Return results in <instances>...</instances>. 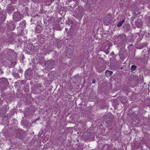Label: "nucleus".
Here are the masks:
<instances>
[{
	"instance_id": "nucleus-1",
	"label": "nucleus",
	"mask_w": 150,
	"mask_h": 150,
	"mask_svg": "<svg viewBox=\"0 0 150 150\" xmlns=\"http://www.w3.org/2000/svg\"><path fill=\"white\" fill-rule=\"evenodd\" d=\"M83 8L79 6L76 9L74 12V15L77 18H81L83 15Z\"/></svg>"
},
{
	"instance_id": "nucleus-2",
	"label": "nucleus",
	"mask_w": 150,
	"mask_h": 150,
	"mask_svg": "<svg viewBox=\"0 0 150 150\" xmlns=\"http://www.w3.org/2000/svg\"><path fill=\"white\" fill-rule=\"evenodd\" d=\"M25 76L28 79L31 80L33 78V72L30 69H28L25 72Z\"/></svg>"
},
{
	"instance_id": "nucleus-3",
	"label": "nucleus",
	"mask_w": 150,
	"mask_h": 150,
	"mask_svg": "<svg viewBox=\"0 0 150 150\" xmlns=\"http://www.w3.org/2000/svg\"><path fill=\"white\" fill-rule=\"evenodd\" d=\"M13 18L14 21H18L22 18V15L18 12H15L13 15Z\"/></svg>"
},
{
	"instance_id": "nucleus-4",
	"label": "nucleus",
	"mask_w": 150,
	"mask_h": 150,
	"mask_svg": "<svg viewBox=\"0 0 150 150\" xmlns=\"http://www.w3.org/2000/svg\"><path fill=\"white\" fill-rule=\"evenodd\" d=\"M118 38L122 44H125L126 42V36L125 34H120L118 36Z\"/></svg>"
},
{
	"instance_id": "nucleus-5",
	"label": "nucleus",
	"mask_w": 150,
	"mask_h": 150,
	"mask_svg": "<svg viewBox=\"0 0 150 150\" xmlns=\"http://www.w3.org/2000/svg\"><path fill=\"white\" fill-rule=\"evenodd\" d=\"M54 61L53 60H47L45 63V66L49 69H52L53 67Z\"/></svg>"
},
{
	"instance_id": "nucleus-6",
	"label": "nucleus",
	"mask_w": 150,
	"mask_h": 150,
	"mask_svg": "<svg viewBox=\"0 0 150 150\" xmlns=\"http://www.w3.org/2000/svg\"><path fill=\"white\" fill-rule=\"evenodd\" d=\"M17 137L19 139H22L24 137V132L22 130L19 129L16 131Z\"/></svg>"
},
{
	"instance_id": "nucleus-7",
	"label": "nucleus",
	"mask_w": 150,
	"mask_h": 150,
	"mask_svg": "<svg viewBox=\"0 0 150 150\" xmlns=\"http://www.w3.org/2000/svg\"><path fill=\"white\" fill-rule=\"evenodd\" d=\"M34 50V47L32 45H28L26 50L28 52L30 53L33 52Z\"/></svg>"
},
{
	"instance_id": "nucleus-8",
	"label": "nucleus",
	"mask_w": 150,
	"mask_h": 150,
	"mask_svg": "<svg viewBox=\"0 0 150 150\" xmlns=\"http://www.w3.org/2000/svg\"><path fill=\"white\" fill-rule=\"evenodd\" d=\"M0 82L3 85H7L8 84V82L7 79L3 78L0 79Z\"/></svg>"
},
{
	"instance_id": "nucleus-9",
	"label": "nucleus",
	"mask_w": 150,
	"mask_h": 150,
	"mask_svg": "<svg viewBox=\"0 0 150 150\" xmlns=\"http://www.w3.org/2000/svg\"><path fill=\"white\" fill-rule=\"evenodd\" d=\"M42 30V28L41 26L38 25L36 26L35 31L37 33H40Z\"/></svg>"
},
{
	"instance_id": "nucleus-10",
	"label": "nucleus",
	"mask_w": 150,
	"mask_h": 150,
	"mask_svg": "<svg viewBox=\"0 0 150 150\" xmlns=\"http://www.w3.org/2000/svg\"><path fill=\"white\" fill-rule=\"evenodd\" d=\"M113 73L112 71H110L108 70H106L105 72V74L106 76L109 77Z\"/></svg>"
},
{
	"instance_id": "nucleus-11",
	"label": "nucleus",
	"mask_w": 150,
	"mask_h": 150,
	"mask_svg": "<svg viewBox=\"0 0 150 150\" xmlns=\"http://www.w3.org/2000/svg\"><path fill=\"white\" fill-rule=\"evenodd\" d=\"M113 117L112 116L111 114H109L105 115L104 117V118L106 120L110 119V118H112Z\"/></svg>"
},
{
	"instance_id": "nucleus-12",
	"label": "nucleus",
	"mask_w": 150,
	"mask_h": 150,
	"mask_svg": "<svg viewBox=\"0 0 150 150\" xmlns=\"http://www.w3.org/2000/svg\"><path fill=\"white\" fill-rule=\"evenodd\" d=\"M110 146L109 144H105L103 146V150H110Z\"/></svg>"
},
{
	"instance_id": "nucleus-13",
	"label": "nucleus",
	"mask_w": 150,
	"mask_h": 150,
	"mask_svg": "<svg viewBox=\"0 0 150 150\" xmlns=\"http://www.w3.org/2000/svg\"><path fill=\"white\" fill-rule=\"evenodd\" d=\"M113 121V117L112 118H110V119L106 120H105L106 123L110 125L111 124Z\"/></svg>"
},
{
	"instance_id": "nucleus-14",
	"label": "nucleus",
	"mask_w": 150,
	"mask_h": 150,
	"mask_svg": "<svg viewBox=\"0 0 150 150\" xmlns=\"http://www.w3.org/2000/svg\"><path fill=\"white\" fill-rule=\"evenodd\" d=\"M17 95L18 98H21L23 96V93L22 91H18L17 93Z\"/></svg>"
},
{
	"instance_id": "nucleus-15",
	"label": "nucleus",
	"mask_w": 150,
	"mask_h": 150,
	"mask_svg": "<svg viewBox=\"0 0 150 150\" xmlns=\"http://www.w3.org/2000/svg\"><path fill=\"white\" fill-rule=\"evenodd\" d=\"M26 22L25 21H23L19 24V26L22 27V28H25V27Z\"/></svg>"
},
{
	"instance_id": "nucleus-16",
	"label": "nucleus",
	"mask_w": 150,
	"mask_h": 150,
	"mask_svg": "<svg viewBox=\"0 0 150 150\" xmlns=\"http://www.w3.org/2000/svg\"><path fill=\"white\" fill-rule=\"evenodd\" d=\"M125 22V20L124 19H122V21H120L118 24L117 26L118 27L121 26L123 23Z\"/></svg>"
},
{
	"instance_id": "nucleus-17",
	"label": "nucleus",
	"mask_w": 150,
	"mask_h": 150,
	"mask_svg": "<svg viewBox=\"0 0 150 150\" xmlns=\"http://www.w3.org/2000/svg\"><path fill=\"white\" fill-rule=\"evenodd\" d=\"M13 75L16 79H18L20 77L18 74L15 72H13Z\"/></svg>"
},
{
	"instance_id": "nucleus-18",
	"label": "nucleus",
	"mask_w": 150,
	"mask_h": 150,
	"mask_svg": "<svg viewBox=\"0 0 150 150\" xmlns=\"http://www.w3.org/2000/svg\"><path fill=\"white\" fill-rule=\"evenodd\" d=\"M137 67V66L135 65H132L131 67L130 70L131 71H134Z\"/></svg>"
},
{
	"instance_id": "nucleus-19",
	"label": "nucleus",
	"mask_w": 150,
	"mask_h": 150,
	"mask_svg": "<svg viewBox=\"0 0 150 150\" xmlns=\"http://www.w3.org/2000/svg\"><path fill=\"white\" fill-rule=\"evenodd\" d=\"M96 70L98 72H101L103 70L101 68L99 67H97L96 68Z\"/></svg>"
},
{
	"instance_id": "nucleus-20",
	"label": "nucleus",
	"mask_w": 150,
	"mask_h": 150,
	"mask_svg": "<svg viewBox=\"0 0 150 150\" xmlns=\"http://www.w3.org/2000/svg\"><path fill=\"white\" fill-rule=\"evenodd\" d=\"M119 56L120 57V59L122 60L123 61V60H124L125 59V57L123 56V55L122 54H119Z\"/></svg>"
},
{
	"instance_id": "nucleus-21",
	"label": "nucleus",
	"mask_w": 150,
	"mask_h": 150,
	"mask_svg": "<svg viewBox=\"0 0 150 150\" xmlns=\"http://www.w3.org/2000/svg\"><path fill=\"white\" fill-rule=\"evenodd\" d=\"M110 65L111 67H113L114 66V63L110 62Z\"/></svg>"
},
{
	"instance_id": "nucleus-22",
	"label": "nucleus",
	"mask_w": 150,
	"mask_h": 150,
	"mask_svg": "<svg viewBox=\"0 0 150 150\" xmlns=\"http://www.w3.org/2000/svg\"><path fill=\"white\" fill-rule=\"evenodd\" d=\"M34 17V18H37L39 17V16L38 15V14H36L35 16H33Z\"/></svg>"
},
{
	"instance_id": "nucleus-23",
	"label": "nucleus",
	"mask_w": 150,
	"mask_h": 150,
	"mask_svg": "<svg viewBox=\"0 0 150 150\" xmlns=\"http://www.w3.org/2000/svg\"><path fill=\"white\" fill-rule=\"evenodd\" d=\"M105 52L106 54H107L109 52V51L106 49L105 50Z\"/></svg>"
},
{
	"instance_id": "nucleus-24",
	"label": "nucleus",
	"mask_w": 150,
	"mask_h": 150,
	"mask_svg": "<svg viewBox=\"0 0 150 150\" xmlns=\"http://www.w3.org/2000/svg\"><path fill=\"white\" fill-rule=\"evenodd\" d=\"M142 59L141 58H139V57H137L135 58V59L136 60H142Z\"/></svg>"
},
{
	"instance_id": "nucleus-25",
	"label": "nucleus",
	"mask_w": 150,
	"mask_h": 150,
	"mask_svg": "<svg viewBox=\"0 0 150 150\" xmlns=\"http://www.w3.org/2000/svg\"><path fill=\"white\" fill-rule=\"evenodd\" d=\"M92 81V83H95L96 82V80L95 79H93Z\"/></svg>"
},
{
	"instance_id": "nucleus-26",
	"label": "nucleus",
	"mask_w": 150,
	"mask_h": 150,
	"mask_svg": "<svg viewBox=\"0 0 150 150\" xmlns=\"http://www.w3.org/2000/svg\"><path fill=\"white\" fill-rule=\"evenodd\" d=\"M132 13L133 14V15L134 16H137V13H136L135 12H133Z\"/></svg>"
},
{
	"instance_id": "nucleus-27",
	"label": "nucleus",
	"mask_w": 150,
	"mask_h": 150,
	"mask_svg": "<svg viewBox=\"0 0 150 150\" xmlns=\"http://www.w3.org/2000/svg\"><path fill=\"white\" fill-rule=\"evenodd\" d=\"M34 17H32V18H31V22L32 21H33V20H34V21H35V20H34Z\"/></svg>"
},
{
	"instance_id": "nucleus-28",
	"label": "nucleus",
	"mask_w": 150,
	"mask_h": 150,
	"mask_svg": "<svg viewBox=\"0 0 150 150\" xmlns=\"http://www.w3.org/2000/svg\"><path fill=\"white\" fill-rule=\"evenodd\" d=\"M110 46H109L108 47V48L107 49V50H109L110 49Z\"/></svg>"
},
{
	"instance_id": "nucleus-29",
	"label": "nucleus",
	"mask_w": 150,
	"mask_h": 150,
	"mask_svg": "<svg viewBox=\"0 0 150 150\" xmlns=\"http://www.w3.org/2000/svg\"><path fill=\"white\" fill-rule=\"evenodd\" d=\"M0 104L1 103H2V101L1 98H0Z\"/></svg>"
},
{
	"instance_id": "nucleus-30",
	"label": "nucleus",
	"mask_w": 150,
	"mask_h": 150,
	"mask_svg": "<svg viewBox=\"0 0 150 150\" xmlns=\"http://www.w3.org/2000/svg\"><path fill=\"white\" fill-rule=\"evenodd\" d=\"M129 29L128 28H127V30H126V31H128L129 30Z\"/></svg>"
},
{
	"instance_id": "nucleus-31",
	"label": "nucleus",
	"mask_w": 150,
	"mask_h": 150,
	"mask_svg": "<svg viewBox=\"0 0 150 150\" xmlns=\"http://www.w3.org/2000/svg\"><path fill=\"white\" fill-rule=\"evenodd\" d=\"M112 54H114V52H112Z\"/></svg>"
},
{
	"instance_id": "nucleus-32",
	"label": "nucleus",
	"mask_w": 150,
	"mask_h": 150,
	"mask_svg": "<svg viewBox=\"0 0 150 150\" xmlns=\"http://www.w3.org/2000/svg\"><path fill=\"white\" fill-rule=\"evenodd\" d=\"M148 7L149 8H150V5Z\"/></svg>"
},
{
	"instance_id": "nucleus-33",
	"label": "nucleus",
	"mask_w": 150,
	"mask_h": 150,
	"mask_svg": "<svg viewBox=\"0 0 150 150\" xmlns=\"http://www.w3.org/2000/svg\"><path fill=\"white\" fill-rule=\"evenodd\" d=\"M3 72V71H2L1 72V73H2Z\"/></svg>"
},
{
	"instance_id": "nucleus-34",
	"label": "nucleus",
	"mask_w": 150,
	"mask_h": 150,
	"mask_svg": "<svg viewBox=\"0 0 150 150\" xmlns=\"http://www.w3.org/2000/svg\"><path fill=\"white\" fill-rule=\"evenodd\" d=\"M111 150H114V149H112Z\"/></svg>"
},
{
	"instance_id": "nucleus-35",
	"label": "nucleus",
	"mask_w": 150,
	"mask_h": 150,
	"mask_svg": "<svg viewBox=\"0 0 150 150\" xmlns=\"http://www.w3.org/2000/svg\"><path fill=\"white\" fill-rule=\"evenodd\" d=\"M14 1H16V0H13Z\"/></svg>"
}]
</instances>
